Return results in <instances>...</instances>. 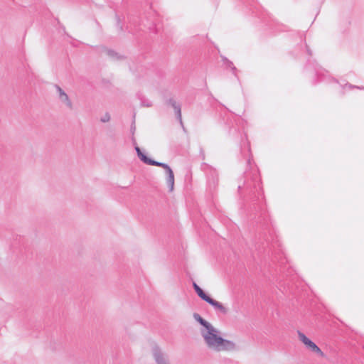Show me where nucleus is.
<instances>
[{"label":"nucleus","instance_id":"9","mask_svg":"<svg viewBox=\"0 0 364 364\" xmlns=\"http://www.w3.org/2000/svg\"><path fill=\"white\" fill-rule=\"evenodd\" d=\"M111 119V115L109 113L103 114L100 117V121L103 123L108 122Z\"/></svg>","mask_w":364,"mask_h":364},{"label":"nucleus","instance_id":"6","mask_svg":"<svg viewBox=\"0 0 364 364\" xmlns=\"http://www.w3.org/2000/svg\"><path fill=\"white\" fill-rule=\"evenodd\" d=\"M136 151L140 159L146 164L156 166L159 162L153 161L146 157L139 147H136Z\"/></svg>","mask_w":364,"mask_h":364},{"label":"nucleus","instance_id":"5","mask_svg":"<svg viewBox=\"0 0 364 364\" xmlns=\"http://www.w3.org/2000/svg\"><path fill=\"white\" fill-rule=\"evenodd\" d=\"M206 302L213 306L220 313L226 314L228 312V309L223 304L216 300H214L210 297L206 299Z\"/></svg>","mask_w":364,"mask_h":364},{"label":"nucleus","instance_id":"1","mask_svg":"<svg viewBox=\"0 0 364 364\" xmlns=\"http://www.w3.org/2000/svg\"><path fill=\"white\" fill-rule=\"evenodd\" d=\"M198 321L205 328V330L202 332V335L210 348L216 351H222L232 347V343L222 338L219 336L218 331L210 324L200 317H199Z\"/></svg>","mask_w":364,"mask_h":364},{"label":"nucleus","instance_id":"8","mask_svg":"<svg viewBox=\"0 0 364 364\" xmlns=\"http://www.w3.org/2000/svg\"><path fill=\"white\" fill-rule=\"evenodd\" d=\"M101 53L105 54L107 56L112 57V51L111 49H108L105 46L101 47Z\"/></svg>","mask_w":364,"mask_h":364},{"label":"nucleus","instance_id":"4","mask_svg":"<svg viewBox=\"0 0 364 364\" xmlns=\"http://www.w3.org/2000/svg\"><path fill=\"white\" fill-rule=\"evenodd\" d=\"M59 100L67 107L71 109L73 103L67 93L59 86L55 87Z\"/></svg>","mask_w":364,"mask_h":364},{"label":"nucleus","instance_id":"2","mask_svg":"<svg viewBox=\"0 0 364 364\" xmlns=\"http://www.w3.org/2000/svg\"><path fill=\"white\" fill-rule=\"evenodd\" d=\"M297 336L299 341L311 353L317 355L319 357L324 358L325 354L321 349L309 337H307L303 332L297 331Z\"/></svg>","mask_w":364,"mask_h":364},{"label":"nucleus","instance_id":"3","mask_svg":"<svg viewBox=\"0 0 364 364\" xmlns=\"http://www.w3.org/2000/svg\"><path fill=\"white\" fill-rule=\"evenodd\" d=\"M156 166H161L164 169L165 174L166 176V184L168 187L169 191L171 192L173 191L174 189V182H175L174 173H173V170L171 168V167L169 166H168L166 164L159 162Z\"/></svg>","mask_w":364,"mask_h":364},{"label":"nucleus","instance_id":"7","mask_svg":"<svg viewBox=\"0 0 364 364\" xmlns=\"http://www.w3.org/2000/svg\"><path fill=\"white\" fill-rule=\"evenodd\" d=\"M193 287L197 292L198 295L204 301H206V299H208L210 296L206 295L204 291L196 284H193Z\"/></svg>","mask_w":364,"mask_h":364}]
</instances>
